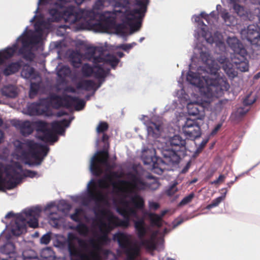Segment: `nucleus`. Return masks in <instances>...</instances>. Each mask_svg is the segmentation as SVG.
Wrapping results in <instances>:
<instances>
[{
    "label": "nucleus",
    "instance_id": "obj_39",
    "mask_svg": "<svg viewBox=\"0 0 260 260\" xmlns=\"http://www.w3.org/2000/svg\"><path fill=\"white\" fill-rule=\"evenodd\" d=\"M228 103V100H223L219 101L216 104L215 106L216 110L217 111H220L224 108H226V105Z\"/></svg>",
    "mask_w": 260,
    "mask_h": 260
},
{
    "label": "nucleus",
    "instance_id": "obj_14",
    "mask_svg": "<svg viewBox=\"0 0 260 260\" xmlns=\"http://www.w3.org/2000/svg\"><path fill=\"white\" fill-rule=\"evenodd\" d=\"M254 4H258L255 8L254 13L259 20V24L249 25L246 28L241 30V35L243 39L247 40L251 45L260 47V0H250Z\"/></svg>",
    "mask_w": 260,
    "mask_h": 260
},
{
    "label": "nucleus",
    "instance_id": "obj_26",
    "mask_svg": "<svg viewBox=\"0 0 260 260\" xmlns=\"http://www.w3.org/2000/svg\"><path fill=\"white\" fill-rule=\"evenodd\" d=\"M57 69V75L58 77V82L63 83L65 82V78L70 75L71 70L67 66L58 67Z\"/></svg>",
    "mask_w": 260,
    "mask_h": 260
},
{
    "label": "nucleus",
    "instance_id": "obj_42",
    "mask_svg": "<svg viewBox=\"0 0 260 260\" xmlns=\"http://www.w3.org/2000/svg\"><path fill=\"white\" fill-rule=\"evenodd\" d=\"M208 141V139L203 140L202 142L199 145V147L197 148V151L198 152H201L202 150V149H203V148L205 147V146L206 145Z\"/></svg>",
    "mask_w": 260,
    "mask_h": 260
},
{
    "label": "nucleus",
    "instance_id": "obj_54",
    "mask_svg": "<svg viewBox=\"0 0 260 260\" xmlns=\"http://www.w3.org/2000/svg\"><path fill=\"white\" fill-rule=\"evenodd\" d=\"M64 114H65V113L64 112H63L62 111H59V112L57 113V116L58 117H60Z\"/></svg>",
    "mask_w": 260,
    "mask_h": 260
},
{
    "label": "nucleus",
    "instance_id": "obj_18",
    "mask_svg": "<svg viewBox=\"0 0 260 260\" xmlns=\"http://www.w3.org/2000/svg\"><path fill=\"white\" fill-rule=\"evenodd\" d=\"M226 42L229 48L234 51V56L247 55V51L241 41L235 36H230L226 39Z\"/></svg>",
    "mask_w": 260,
    "mask_h": 260
},
{
    "label": "nucleus",
    "instance_id": "obj_13",
    "mask_svg": "<svg viewBox=\"0 0 260 260\" xmlns=\"http://www.w3.org/2000/svg\"><path fill=\"white\" fill-rule=\"evenodd\" d=\"M113 239L118 242L119 246L126 254L129 260H135V257L139 255L141 246L133 239L132 235L117 232L113 235Z\"/></svg>",
    "mask_w": 260,
    "mask_h": 260
},
{
    "label": "nucleus",
    "instance_id": "obj_24",
    "mask_svg": "<svg viewBox=\"0 0 260 260\" xmlns=\"http://www.w3.org/2000/svg\"><path fill=\"white\" fill-rule=\"evenodd\" d=\"M15 126L20 129L21 134L24 136L30 135L34 130V124L29 121H17L14 123Z\"/></svg>",
    "mask_w": 260,
    "mask_h": 260
},
{
    "label": "nucleus",
    "instance_id": "obj_2",
    "mask_svg": "<svg viewBox=\"0 0 260 260\" xmlns=\"http://www.w3.org/2000/svg\"><path fill=\"white\" fill-rule=\"evenodd\" d=\"M69 0H39L32 23L41 19V24H49L45 35L51 27V22L63 19L70 24L83 18L87 24L98 32H107L120 19L129 27L131 35L138 31L147 11L148 0H98L92 10H79L68 5Z\"/></svg>",
    "mask_w": 260,
    "mask_h": 260
},
{
    "label": "nucleus",
    "instance_id": "obj_43",
    "mask_svg": "<svg viewBox=\"0 0 260 260\" xmlns=\"http://www.w3.org/2000/svg\"><path fill=\"white\" fill-rule=\"evenodd\" d=\"M149 207L151 210H156L159 207V204L153 201H149Z\"/></svg>",
    "mask_w": 260,
    "mask_h": 260
},
{
    "label": "nucleus",
    "instance_id": "obj_22",
    "mask_svg": "<svg viewBox=\"0 0 260 260\" xmlns=\"http://www.w3.org/2000/svg\"><path fill=\"white\" fill-rule=\"evenodd\" d=\"M246 55H236L232 58L233 63L236 68L242 72H247L249 70V62L245 58Z\"/></svg>",
    "mask_w": 260,
    "mask_h": 260
},
{
    "label": "nucleus",
    "instance_id": "obj_27",
    "mask_svg": "<svg viewBox=\"0 0 260 260\" xmlns=\"http://www.w3.org/2000/svg\"><path fill=\"white\" fill-rule=\"evenodd\" d=\"M22 61L12 62L6 66L3 70V73L5 76H9L17 72L22 65Z\"/></svg>",
    "mask_w": 260,
    "mask_h": 260
},
{
    "label": "nucleus",
    "instance_id": "obj_59",
    "mask_svg": "<svg viewBox=\"0 0 260 260\" xmlns=\"http://www.w3.org/2000/svg\"><path fill=\"white\" fill-rule=\"evenodd\" d=\"M221 9V6L220 5H217L216 6V10L218 11L219 9Z\"/></svg>",
    "mask_w": 260,
    "mask_h": 260
},
{
    "label": "nucleus",
    "instance_id": "obj_7",
    "mask_svg": "<svg viewBox=\"0 0 260 260\" xmlns=\"http://www.w3.org/2000/svg\"><path fill=\"white\" fill-rule=\"evenodd\" d=\"M159 146V141H154L153 144L144 147L141 158L145 165L156 174L160 175L165 170H169V166L179 162V157L173 151L165 149L162 144Z\"/></svg>",
    "mask_w": 260,
    "mask_h": 260
},
{
    "label": "nucleus",
    "instance_id": "obj_52",
    "mask_svg": "<svg viewBox=\"0 0 260 260\" xmlns=\"http://www.w3.org/2000/svg\"><path fill=\"white\" fill-rule=\"evenodd\" d=\"M117 55L119 56V58H121L124 56L123 53L121 52H117Z\"/></svg>",
    "mask_w": 260,
    "mask_h": 260
},
{
    "label": "nucleus",
    "instance_id": "obj_47",
    "mask_svg": "<svg viewBox=\"0 0 260 260\" xmlns=\"http://www.w3.org/2000/svg\"><path fill=\"white\" fill-rule=\"evenodd\" d=\"M183 222L182 219H177L174 222V227H176Z\"/></svg>",
    "mask_w": 260,
    "mask_h": 260
},
{
    "label": "nucleus",
    "instance_id": "obj_30",
    "mask_svg": "<svg viewBox=\"0 0 260 260\" xmlns=\"http://www.w3.org/2000/svg\"><path fill=\"white\" fill-rule=\"evenodd\" d=\"M198 123V122L197 120L192 119L191 118H186L182 125V131L183 134L190 132L188 131L189 129L191 128L192 126L197 127V124Z\"/></svg>",
    "mask_w": 260,
    "mask_h": 260
},
{
    "label": "nucleus",
    "instance_id": "obj_23",
    "mask_svg": "<svg viewBox=\"0 0 260 260\" xmlns=\"http://www.w3.org/2000/svg\"><path fill=\"white\" fill-rule=\"evenodd\" d=\"M252 4L254 6L250 8L249 11H245L243 7L236 3L234 4L233 9L239 16H242L246 15L250 20H252L254 19V17H256L255 14L254 13V9L258 7V4L255 5L253 3Z\"/></svg>",
    "mask_w": 260,
    "mask_h": 260
},
{
    "label": "nucleus",
    "instance_id": "obj_34",
    "mask_svg": "<svg viewBox=\"0 0 260 260\" xmlns=\"http://www.w3.org/2000/svg\"><path fill=\"white\" fill-rule=\"evenodd\" d=\"M23 260H30L37 258V255L35 252L31 249L27 250L22 252Z\"/></svg>",
    "mask_w": 260,
    "mask_h": 260
},
{
    "label": "nucleus",
    "instance_id": "obj_21",
    "mask_svg": "<svg viewBox=\"0 0 260 260\" xmlns=\"http://www.w3.org/2000/svg\"><path fill=\"white\" fill-rule=\"evenodd\" d=\"M98 80V84H96L93 81L91 80H81L77 84L76 87L78 89H82L86 91L93 90L95 91L101 87L102 83L105 81V78Z\"/></svg>",
    "mask_w": 260,
    "mask_h": 260
},
{
    "label": "nucleus",
    "instance_id": "obj_44",
    "mask_svg": "<svg viewBox=\"0 0 260 260\" xmlns=\"http://www.w3.org/2000/svg\"><path fill=\"white\" fill-rule=\"evenodd\" d=\"M249 110V109H244L243 108H239L237 109V114L240 116L245 115Z\"/></svg>",
    "mask_w": 260,
    "mask_h": 260
},
{
    "label": "nucleus",
    "instance_id": "obj_32",
    "mask_svg": "<svg viewBox=\"0 0 260 260\" xmlns=\"http://www.w3.org/2000/svg\"><path fill=\"white\" fill-rule=\"evenodd\" d=\"M41 256L44 260H54V252L50 247H47L42 250Z\"/></svg>",
    "mask_w": 260,
    "mask_h": 260
},
{
    "label": "nucleus",
    "instance_id": "obj_60",
    "mask_svg": "<svg viewBox=\"0 0 260 260\" xmlns=\"http://www.w3.org/2000/svg\"><path fill=\"white\" fill-rule=\"evenodd\" d=\"M219 183V182H218V180H217H217H216L213 181L212 182V184H217V183Z\"/></svg>",
    "mask_w": 260,
    "mask_h": 260
},
{
    "label": "nucleus",
    "instance_id": "obj_55",
    "mask_svg": "<svg viewBox=\"0 0 260 260\" xmlns=\"http://www.w3.org/2000/svg\"><path fill=\"white\" fill-rule=\"evenodd\" d=\"M254 79H257L260 78V72L254 76Z\"/></svg>",
    "mask_w": 260,
    "mask_h": 260
},
{
    "label": "nucleus",
    "instance_id": "obj_5",
    "mask_svg": "<svg viewBox=\"0 0 260 260\" xmlns=\"http://www.w3.org/2000/svg\"><path fill=\"white\" fill-rule=\"evenodd\" d=\"M41 212V208L36 206L26 208L17 214L9 212L5 215V220L2 221L6 224L8 234L6 236V244L0 248L2 253L9 255L18 253L17 245L11 241L12 236H18L26 232L27 225L33 228L37 227Z\"/></svg>",
    "mask_w": 260,
    "mask_h": 260
},
{
    "label": "nucleus",
    "instance_id": "obj_19",
    "mask_svg": "<svg viewBox=\"0 0 260 260\" xmlns=\"http://www.w3.org/2000/svg\"><path fill=\"white\" fill-rule=\"evenodd\" d=\"M217 61L221 66L225 73L230 79H233L237 77V72L233 68V64L228 58L225 56H220L217 58Z\"/></svg>",
    "mask_w": 260,
    "mask_h": 260
},
{
    "label": "nucleus",
    "instance_id": "obj_33",
    "mask_svg": "<svg viewBox=\"0 0 260 260\" xmlns=\"http://www.w3.org/2000/svg\"><path fill=\"white\" fill-rule=\"evenodd\" d=\"M136 45L137 43L135 42H133L130 44H121L120 45L113 46L112 49L113 50L119 49H122L126 52H129V50Z\"/></svg>",
    "mask_w": 260,
    "mask_h": 260
},
{
    "label": "nucleus",
    "instance_id": "obj_40",
    "mask_svg": "<svg viewBox=\"0 0 260 260\" xmlns=\"http://www.w3.org/2000/svg\"><path fill=\"white\" fill-rule=\"evenodd\" d=\"M82 212L81 208L76 209L75 212L70 215L71 218L75 221H79L80 220V214Z\"/></svg>",
    "mask_w": 260,
    "mask_h": 260
},
{
    "label": "nucleus",
    "instance_id": "obj_62",
    "mask_svg": "<svg viewBox=\"0 0 260 260\" xmlns=\"http://www.w3.org/2000/svg\"><path fill=\"white\" fill-rule=\"evenodd\" d=\"M99 141H100V140L99 139H98L96 140V146H98L99 143Z\"/></svg>",
    "mask_w": 260,
    "mask_h": 260
},
{
    "label": "nucleus",
    "instance_id": "obj_15",
    "mask_svg": "<svg viewBox=\"0 0 260 260\" xmlns=\"http://www.w3.org/2000/svg\"><path fill=\"white\" fill-rule=\"evenodd\" d=\"M21 76L26 79L30 81V89L29 96L32 97L38 91L40 86L41 77L38 73L29 65H24L21 72Z\"/></svg>",
    "mask_w": 260,
    "mask_h": 260
},
{
    "label": "nucleus",
    "instance_id": "obj_3",
    "mask_svg": "<svg viewBox=\"0 0 260 260\" xmlns=\"http://www.w3.org/2000/svg\"><path fill=\"white\" fill-rule=\"evenodd\" d=\"M191 59L186 80L194 86L193 88L198 89L201 96L193 92L186 93L180 80L178 84L181 89L176 94L182 104H186L189 115L197 116L198 120H203L205 107L222 96L230 85L226 77L218 75L220 66L212 59L209 49L204 45L197 44Z\"/></svg>",
    "mask_w": 260,
    "mask_h": 260
},
{
    "label": "nucleus",
    "instance_id": "obj_8",
    "mask_svg": "<svg viewBox=\"0 0 260 260\" xmlns=\"http://www.w3.org/2000/svg\"><path fill=\"white\" fill-rule=\"evenodd\" d=\"M85 102L82 99L69 95L62 97L55 94L45 99H41L38 103L29 104L27 107V113L30 116L43 115L49 117L52 115L51 108L65 107L79 111L83 109Z\"/></svg>",
    "mask_w": 260,
    "mask_h": 260
},
{
    "label": "nucleus",
    "instance_id": "obj_46",
    "mask_svg": "<svg viewBox=\"0 0 260 260\" xmlns=\"http://www.w3.org/2000/svg\"><path fill=\"white\" fill-rule=\"evenodd\" d=\"M16 254L12 255V256H10L6 260H23L22 257L16 256Z\"/></svg>",
    "mask_w": 260,
    "mask_h": 260
},
{
    "label": "nucleus",
    "instance_id": "obj_56",
    "mask_svg": "<svg viewBox=\"0 0 260 260\" xmlns=\"http://www.w3.org/2000/svg\"><path fill=\"white\" fill-rule=\"evenodd\" d=\"M239 0H228V1L231 4H235Z\"/></svg>",
    "mask_w": 260,
    "mask_h": 260
},
{
    "label": "nucleus",
    "instance_id": "obj_31",
    "mask_svg": "<svg viewBox=\"0 0 260 260\" xmlns=\"http://www.w3.org/2000/svg\"><path fill=\"white\" fill-rule=\"evenodd\" d=\"M71 229L75 230L81 236L86 237L89 235V229L84 223H80L77 226H71Z\"/></svg>",
    "mask_w": 260,
    "mask_h": 260
},
{
    "label": "nucleus",
    "instance_id": "obj_53",
    "mask_svg": "<svg viewBox=\"0 0 260 260\" xmlns=\"http://www.w3.org/2000/svg\"><path fill=\"white\" fill-rule=\"evenodd\" d=\"M84 0H75V3L77 5H80L83 2Z\"/></svg>",
    "mask_w": 260,
    "mask_h": 260
},
{
    "label": "nucleus",
    "instance_id": "obj_16",
    "mask_svg": "<svg viewBox=\"0 0 260 260\" xmlns=\"http://www.w3.org/2000/svg\"><path fill=\"white\" fill-rule=\"evenodd\" d=\"M141 119L146 126L149 139L151 137L154 139L159 138L164 132V125L161 119L155 120L153 118L150 120L147 116L144 115L142 116Z\"/></svg>",
    "mask_w": 260,
    "mask_h": 260
},
{
    "label": "nucleus",
    "instance_id": "obj_6",
    "mask_svg": "<svg viewBox=\"0 0 260 260\" xmlns=\"http://www.w3.org/2000/svg\"><path fill=\"white\" fill-rule=\"evenodd\" d=\"M85 56L92 60L94 65L92 67L84 64L81 69L83 75L87 77L92 75L98 80L105 78L110 68L115 69L120 61L115 55L108 53L102 47H88Z\"/></svg>",
    "mask_w": 260,
    "mask_h": 260
},
{
    "label": "nucleus",
    "instance_id": "obj_36",
    "mask_svg": "<svg viewBox=\"0 0 260 260\" xmlns=\"http://www.w3.org/2000/svg\"><path fill=\"white\" fill-rule=\"evenodd\" d=\"M224 200V197H219L213 200L211 203L209 204L206 209H210L213 207H217L218 205Z\"/></svg>",
    "mask_w": 260,
    "mask_h": 260
},
{
    "label": "nucleus",
    "instance_id": "obj_63",
    "mask_svg": "<svg viewBox=\"0 0 260 260\" xmlns=\"http://www.w3.org/2000/svg\"><path fill=\"white\" fill-rule=\"evenodd\" d=\"M3 233H2V234L0 235V241L3 239Z\"/></svg>",
    "mask_w": 260,
    "mask_h": 260
},
{
    "label": "nucleus",
    "instance_id": "obj_29",
    "mask_svg": "<svg viewBox=\"0 0 260 260\" xmlns=\"http://www.w3.org/2000/svg\"><path fill=\"white\" fill-rule=\"evenodd\" d=\"M188 131L190 132L184 134L187 139L194 140L195 139L200 137L201 135V127L199 123L197 124V127L192 126L191 128H190Z\"/></svg>",
    "mask_w": 260,
    "mask_h": 260
},
{
    "label": "nucleus",
    "instance_id": "obj_48",
    "mask_svg": "<svg viewBox=\"0 0 260 260\" xmlns=\"http://www.w3.org/2000/svg\"><path fill=\"white\" fill-rule=\"evenodd\" d=\"M175 185H173L169 190H168V194L169 195H171V194L173 193L174 192H175L177 191L176 188H175Z\"/></svg>",
    "mask_w": 260,
    "mask_h": 260
},
{
    "label": "nucleus",
    "instance_id": "obj_35",
    "mask_svg": "<svg viewBox=\"0 0 260 260\" xmlns=\"http://www.w3.org/2000/svg\"><path fill=\"white\" fill-rule=\"evenodd\" d=\"M71 56L72 57V61L74 66L77 67V64L81 63L82 57L79 52H73Z\"/></svg>",
    "mask_w": 260,
    "mask_h": 260
},
{
    "label": "nucleus",
    "instance_id": "obj_10",
    "mask_svg": "<svg viewBox=\"0 0 260 260\" xmlns=\"http://www.w3.org/2000/svg\"><path fill=\"white\" fill-rule=\"evenodd\" d=\"M25 177H38L36 172L26 171L23 173L21 166L18 163L4 167L0 162V189H11L20 183Z\"/></svg>",
    "mask_w": 260,
    "mask_h": 260
},
{
    "label": "nucleus",
    "instance_id": "obj_38",
    "mask_svg": "<svg viewBox=\"0 0 260 260\" xmlns=\"http://www.w3.org/2000/svg\"><path fill=\"white\" fill-rule=\"evenodd\" d=\"M194 197L193 193H191L189 195L185 197L180 202L179 206H184L190 203Z\"/></svg>",
    "mask_w": 260,
    "mask_h": 260
},
{
    "label": "nucleus",
    "instance_id": "obj_49",
    "mask_svg": "<svg viewBox=\"0 0 260 260\" xmlns=\"http://www.w3.org/2000/svg\"><path fill=\"white\" fill-rule=\"evenodd\" d=\"M226 178V176L225 175H220L218 179H217V180L218 181V182H223L225 178Z\"/></svg>",
    "mask_w": 260,
    "mask_h": 260
},
{
    "label": "nucleus",
    "instance_id": "obj_50",
    "mask_svg": "<svg viewBox=\"0 0 260 260\" xmlns=\"http://www.w3.org/2000/svg\"><path fill=\"white\" fill-rule=\"evenodd\" d=\"M3 121L0 118V126L2 124ZM4 135L2 131H0V143L2 141L3 139Z\"/></svg>",
    "mask_w": 260,
    "mask_h": 260
},
{
    "label": "nucleus",
    "instance_id": "obj_17",
    "mask_svg": "<svg viewBox=\"0 0 260 260\" xmlns=\"http://www.w3.org/2000/svg\"><path fill=\"white\" fill-rule=\"evenodd\" d=\"M54 208H57L58 212H53V210L51 211L49 215V222L53 227L59 229L63 225L64 221V218L59 214V212L61 210L60 209L59 205L57 207H55L54 203H50L47 206L45 210L47 212L48 210Z\"/></svg>",
    "mask_w": 260,
    "mask_h": 260
},
{
    "label": "nucleus",
    "instance_id": "obj_37",
    "mask_svg": "<svg viewBox=\"0 0 260 260\" xmlns=\"http://www.w3.org/2000/svg\"><path fill=\"white\" fill-rule=\"evenodd\" d=\"M51 239V233L48 232L44 234L40 239V243L42 244H48Z\"/></svg>",
    "mask_w": 260,
    "mask_h": 260
},
{
    "label": "nucleus",
    "instance_id": "obj_45",
    "mask_svg": "<svg viewBox=\"0 0 260 260\" xmlns=\"http://www.w3.org/2000/svg\"><path fill=\"white\" fill-rule=\"evenodd\" d=\"M221 126H222V123H218V124H217L215 126L214 129L212 131V132L211 133V135L213 136V135H215L217 133V132L220 129Z\"/></svg>",
    "mask_w": 260,
    "mask_h": 260
},
{
    "label": "nucleus",
    "instance_id": "obj_9",
    "mask_svg": "<svg viewBox=\"0 0 260 260\" xmlns=\"http://www.w3.org/2000/svg\"><path fill=\"white\" fill-rule=\"evenodd\" d=\"M201 18H204L209 25H212L217 21V15L215 11L211 12L209 14L202 12L199 15H194L192 17V20L197 23V28L194 31V37L199 40L201 37L204 39L209 44L215 43L216 47L221 52L225 50L226 47L223 41V36L221 33L216 31L212 36V32L207 31V26L204 24Z\"/></svg>",
    "mask_w": 260,
    "mask_h": 260
},
{
    "label": "nucleus",
    "instance_id": "obj_4",
    "mask_svg": "<svg viewBox=\"0 0 260 260\" xmlns=\"http://www.w3.org/2000/svg\"><path fill=\"white\" fill-rule=\"evenodd\" d=\"M108 127L107 123L101 122L96 127L98 134L103 133L102 141L104 143L105 146L103 150L97 151L90 159L89 169L91 173L99 176L104 173L103 177L94 181L91 179L87 184L86 190L78 196L72 197V200L82 205H88L92 201L94 205L97 206L103 199L102 192L111 187L109 182L108 177H111V180L117 181L121 180V174L117 172L112 171L115 167L114 163L110 164L108 160L109 154L106 150V145L109 146L107 143L108 136L104 133Z\"/></svg>",
    "mask_w": 260,
    "mask_h": 260
},
{
    "label": "nucleus",
    "instance_id": "obj_61",
    "mask_svg": "<svg viewBox=\"0 0 260 260\" xmlns=\"http://www.w3.org/2000/svg\"><path fill=\"white\" fill-rule=\"evenodd\" d=\"M144 40V37H142L140 39H139V42L140 43H141L143 40Z\"/></svg>",
    "mask_w": 260,
    "mask_h": 260
},
{
    "label": "nucleus",
    "instance_id": "obj_41",
    "mask_svg": "<svg viewBox=\"0 0 260 260\" xmlns=\"http://www.w3.org/2000/svg\"><path fill=\"white\" fill-rule=\"evenodd\" d=\"M255 101V98L251 94L248 95L243 101L244 106H249L252 104Z\"/></svg>",
    "mask_w": 260,
    "mask_h": 260
},
{
    "label": "nucleus",
    "instance_id": "obj_64",
    "mask_svg": "<svg viewBox=\"0 0 260 260\" xmlns=\"http://www.w3.org/2000/svg\"><path fill=\"white\" fill-rule=\"evenodd\" d=\"M167 260H175V259L173 258H172L168 257V258H167Z\"/></svg>",
    "mask_w": 260,
    "mask_h": 260
},
{
    "label": "nucleus",
    "instance_id": "obj_12",
    "mask_svg": "<svg viewBox=\"0 0 260 260\" xmlns=\"http://www.w3.org/2000/svg\"><path fill=\"white\" fill-rule=\"evenodd\" d=\"M73 117L69 119L64 118L60 121L53 122L51 126L44 121H37L35 122L37 128V137L45 142L53 143L58 140L57 134L64 135L65 129L69 126Z\"/></svg>",
    "mask_w": 260,
    "mask_h": 260
},
{
    "label": "nucleus",
    "instance_id": "obj_1",
    "mask_svg": "<svg viewBox=\"0 0 260 260\" xmlns=\"http://www.w3.org/2000/svg\"><path fill=\"white\" fill-rule=\"evenodd\" d=\"M108 178L111 187L102 192L103 199L101 202L97 206L92 201L88 205H84L93 210L95 216L91 228L93 230L98 229L101 233L98 235L93 232L94 237L88 239L92 250L88 254L82 252L78 245L87 250V243L74 233H69L67 238L62 236V249H68L71 260H101L103 246L110 242L108 234L118 226L128 228L131 220L134 222L140 245L149 250H160L162 248V238L157 239L160 231L153 230V226L162 225V218L168 210L162 211L160 215L150 213L151 225H147L144 218H140L138 212L139 209L143 208L144 201L137 192L157 189L160 185L157 180L150 176L142 179L137 174L132 173L128 174V181L121 179L114 181L111 177Z\"/></svg>",
    "mask_w": 260,
    "mask_h": 260
},
{
    "label": "nucleus",
    "instance_id": "obj_57",
    "mask_svg": "<svg viewBox=\"0 0 260 260\" xmlns=\"http://www.w3.org/2000/svg\"><path fill=\"white\" fill-rule=\"evenodd\" d=\"M55 47L56 48H58L59 46L60 45V43L56 42L54 43Z\"/></svg>",
    "mask_w": 260,
    "mask_h": 260
},
{
    "label": "nucleus",
    "instance_id": "obj_20",
    "mask_svg": "<svg viewBox=\"0 0 260 260\" xmlns=\"http://www.w3.org/2000/svg\"><path fill=\"white\" fill-rule=\"evenodd\" d=\"M169 143L172 146V148L170 149L167 147H165V149L174 151L180 157L179 155L177 153V152L184 151L185 149V140L183 139L179 135H175L174 137L170 139Z\"/></svg>",
    "mask_w": 260,
    "mask_h": 260
},
{
    "label": "nucleus",
    "instance_id": "obj_25",
    "mask_svg": "<svg viewBox=\"0 0 260 260\" xmlns=\"http://www.w3.org/2000/svg\"><path fill=\"white\" fill-rule=\"evenodd\" d=\"M2 94L8 98H14L18 93L17 87L13 84L5 85L1 89Z\"/></svg>",
    "mask_w": 260,
    "mask_h": 260
},
{
    "label": "nucleus",
    "instance_id": "obj_51",
    "mask_svg": "<svg viewBox=\"0 0 260 260\" xmlns=\"http://www.w3.org/2000/svg\"><path fill=\"white\" fill-rule=\"evenodd\" d=\"M69 26L67 25H61L59 26V28L60 29H66L67 28H69Z\"/></svg>",
    "mask_w": 260,
    "mask_h": 260
},
{
    "label": "nucleus",
    "instance_id": "obj_28",
    "mask_svg": "<svg viewBox=\"0 0 260 260\" xmlns=\"http://www.w3.org/2000/svg\"><path fill=\"white\" fill-rule=\"evenodd\" d=\"M221 16L225 24L228 26H234L238 23L236 18L229 13L226 10H224L221 12Z\"/></svg>",
    "mask_w": 260,
    "mask_h": 260
},
{
    "label": "nucleus",
    "instance_id": "obj_11",
    "mask_svg": "<svg viewBox=\"0 0 260 260\" xmlns=\"http://www.w3.org/2000/svg\"><path fill=\"white\" fill-rule=\"evenodd\" d=\"M14 145L16 152L20 157L24 158L31 157L34 159L32 163L25 162L29 166L41 165L49 150L46 145L38 144L29 140H25L23 142L16 141Z\"/></svg>",
    "mask_w": 260,
    "mask_h": 260
},
{
    "label": "nucleus",
    "instance_id": "obj_58",
    "mask_svg": "<svg viewBox=\"0 0 260 260\" xmlns=\"http://www.w3.org/2000/svg\"><path fill=\"white\" fill-rule=\"evenodd\" d=\"M235 181H232L229 183H228V185L229 186V187H231V185H232L233 184V183H234Z\"/></svg>",
    "mask_w": 260,
    "mask_h": 260
}]
</instances>
